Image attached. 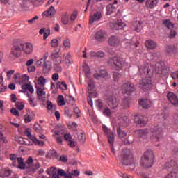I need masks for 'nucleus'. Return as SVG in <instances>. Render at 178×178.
Instances as JSON below:
<instances>
[{"label":"nucleus","instance_id":"1","mask_svg":"<svg viewBox=\"0 0 178 178\" xmlns=\"http://www.w3.org/2000/svg\"><path fill=\"white\" fill-rule=\"evenodd\" d=\"M139 73L141 76H145L146 77L142 79V83L140 84V88L143 91H149L152 89L154 85L151 78L154 75V68L152 66L145 65L139 67Z\"/></svg>","mask_w":178,"mask_h":178},{"label":"nucleus","instance_id":"2","mask_svg":"<svg viewBox=\"0 0 178 178\" xmlns=\"http://www.w3.org/2000/svg\"><path fill=\"white\" fill-rule=\"evenodd\" d=\"M154 152L152 150L146 151L141 157L140 166L145 169H148L154 165Z\"/></svg>","mask_w":178,"mask_h":178},{"label":"nucleus","instance_id":"3","mask_svg":"<svg viewBox=\"0 0 178 178\" xmlns=\"http://www.w3.org/2000/svg\"><path fill=\"white\" fill-rule=\"evenodd\" d=\"M122 163L124 166H131L134 162V159L131 155V152L129 149H122L121 154Z\"/></svg>","mask_w":178,"mask_h":178},{"label":"nucleus","instance_id":"4","mask_svg":"<svg viewBox=\"0 0 178 178\" xmlns=\"http://www.w3.org/2000/svg\"><path fill=\"white\" fill-rule=\"evenodd\" d=\"M108 66L115 69V70H120L123 69V60L120 57L113 56L107 60Z\"/></svg>","mask_w":178,"mask_h":178},{"label":"nucleus","instance_id":"5","mask_svg":"<svg viewBox=\"0 0 178 178\" xmlns=\"http://www.w3.org/2000/svg\"><path fill=\"white\" fill-rule=\"evenodd\" d=\"M163 24L170 30V33L168 35L170 38H175V37L177 35V32H176V30L175 29V24L170 22V19L163 20Z\"/></svg>","mask_w":178,"mask_h":178},{"label":"nucleus","instance_id":"6","mask_svg":"<svg viewBox=\"0 0 178 178\" xmlns=\"http://www.w3.org/2000/svg\"><path fill=\"white\" fill-rule=\"evenodd\" d=\"M134 91H136V88L134 83L127 82L122 85V93L124 95L127 94V95L131 96L133 95Z\"/></svg>","mask_w":178,"mask_h":178},{"label":"nucleus","instance_id":"7","mask_svg":"<svg viewBox=\"0 0 178 178\" xmlns=\"http://www.w3.org/2000/svg\"><path fill=\"white\" fill-rule=\"evenodd\" d=\"M150 131L152 133L153 137L156 138V141H159L162 138V136H163V130L158 126H152Z\"/></svg>","mask_w":178,"mask_h":178},{"label":"nucleus","instance_id":"8","mask_svg":"<svg viewBox=\"0 0 178 178\" xmlns=\"http://www.w3.org/2000/svg\"><path fill=\"white\" fill-rule=\"evenodd\" d=\"M155 72L156 74H166V73H169V67L158 62L155 65Z\"/></svg>","mask_w":178,"mask_h":178},{"label":"nucleus","instance_id":"9","mask_svg":"<svg viewBox=\"0 0 178 178\" xmlns=\"http://www.w3.org/2000/svg\"><path fill=\"white\" fill-rule=\"evenodd\" d=\"M167 98L172 106L175 108L178 107V98L176 94L173 92H170L167 94Z\"/></svg>","mask_w":178,"mask_h":178},{"label":"nucleus","instance_id":"10","mask_svg":"<svg viewBox=\"0 0 178 178\" xmlns=\"http://www.w3.org/2000/svg\"><path fill=\"white\" fill-rule=\"evenodd\" d=\"M102 18V13L101 11H95L93 15L89 17V24H92L95 22H99Z\"/></svg>","mask_w":178,"mask_h":178},{"label":"nucleus","instance_id":"11","mask_svg":"<svg viewBox=\"0 0 178 178\" xmlns=\"http://www.w3.org/2000/svg\"><path fill=\"white\" fill-rule=\"evenodd\" d=\"M102 129L104 132L107 136L108 141L110 145L113 144V142L115 141V136H113V134L111 132V129H108V127L105 125H103Z\"/></svg>","mask_w":178,"mask_h":178},{"label":"nucleus","instance_id":"12","mask_svg":"<svg viewBox=\"0 0 178 178\" xmlns=\"http://www.w3.org/2000/svg\"><path fill=\"white\" fill-rule=\"evenodd\" d=\"M108 105L111 109H116L119 106V100L114 96H111L107 100Z\"/></svg>","mask_w":178,"mask_h":178},{"label":"nucleus","instance_id":"13","mask_svg":"<svg viewBox=\"0 0 178 178\" xmlns=\"http://www.w3.org/2000/svg\"><path fill=\"white\" fill-rule=\"evenodd\" d=\"M20 44H14L13 47L11 48V55L15 56V58H19L22 55V48H20Z\"/></svg>","mask_w":178,"mask_h":178},{"label":"nucleus","instance_id":"14","mask_svg":"<svg viewBox=\"0 0 178 178\" xmlns=\"http://www.w3.org/2000/svg\"><path fill=\"white\" fill-rule=\"evenodd\" d=\"M19 45L22 48V51L24 52V54H26L27 55L31 54V52H33V49H34V47L31 43H26L25 47L23 43H19Z\"/></svg>","mask_w":178,"mask_h":178},{"label":"nucleus","instance_id":"15","mask_svg":"<svg viewBox=\"0 0 178 178\" xmlns=\"http://www.w3.org/2000/svg\"><path fill=\"white\" fill-rule=\"evenodd\" d=\"M17 161L19 163L17 166L18 169H20L21 170H24V169H28V170H31V172H33V170H30V167L26 166V165L27 164L24 163V159L23 157H18L17 159Z\"/></svg>","mask_w":178,"mask_h":178},{"label":"nucleus","instance_id":"16","mask_svg":"<svg viewBox=\"0 0 178 178\" xmlns=\"http://www.w3.org/2000/svg\"><path fill=\"white\" fill-rule=\"evenodd\" d=\"M51 58L56 65H60V63H62V57L59 56V52L52 53Z\"/></svg>","mask_w":178,"mask_h":178},{"label":"nucleus","instance_id":"17","mask_svg":"<svg viewBox=\"0 0 178 178\" xmlns=\"http://www.w3.org/2000/svg\"><path fill=\"white\" fill-rule=\"evenodd\" d=\"M106 35V33L105 31H98L95 33V40L97 41H104L105 40V37Z\"/></svg>","mask_w":178,"mask_h":178},{"label":"nucleus","instance_id":"18","mask_svg":"<svg viewBox=\"0 0 178 178\" xmlns=\"http://www.w3.org/2000/svg\"><path fill=\"white\" fill-rule=\"evenodd\" d=\"M21 88H22V90H20V92H23V94H26L27 91H29L31 94H33L34 92V88H33L32 86L30 85V83H24Z\"/></svg>","mask_w":178,"mask_h":178},{"label":"nucleus","instance_id":"19","mask_svg":"<svg viewBox=\"0 0 178 178\" xmlns=\"http://www.w3.org/2000/svg\"><path fill=\"white\" fill-rule=\"evenodd\" d=\"M111 47H118L120 42V39L118 36H111L108 41Z\"/></svg>","mask_w":178,"mask_h":178},{"label":"nucleus","instance_id":"20","mask_svg":"<svg viewBox=\"0 0 178 178\" xmlns=\"http://www.w3.org/2000/svg\"><path fill=\"white\" fill-rule=\"evenodd\" d=\"M55 13H56V10L55 8L51 6L47 10L44 11L42 15V16H46V17H52L55 15Z\"/></svg>","mask_w":178,"mask_h":178},{"label":"nucleus","instance_id":"21","mask_svg":"<svg viewBox=\"0 0 178 178\" xmlns=\"http://www.w3.org/2000/svg\"><path fill=\"white\" fill-rule=\"evenodd\" d=\"M134 122L136 123V124H139L142 127H144L145 124H147V120H145V118L141 115L135 116Z\"/></svg>","mask_w":178,"mask_h":178},{"label":"nucleus","instance_id":"22","mask_svg":"<svg viewBox=\"0 0 178 178\" xmlns=\"http://www.w3.org/2000/svg\"><path fill=\"white\" fill-rule=\"evenodd\" d=\"M93 76L95 79H96V80H99L101 77H102V79H105V77L108 76V72H106V70H100L99 74H94Z\"/></svg>","mask_w":178,"mask_h":178},{"label":"nucleus","instance_id":"23","mask_svg":"<svg viewBox=\"0 0 178 178\" xmlns=\"http://www.w3.org/2000/svg\"><path fill=\"white\" fill-rule=\"evenodd\" d=\"M158 5V0H146L145 6L147 9H154Z\"/></svg>","mask_w":178,"mask_h":178},{"label":"nucleus","instance_id":"24","mask_svg":"<svg viewBox=\"0 0 178 178\" xmlns=\"http://www.w3.org/2000/svg\"><path fill=\"white\" fill-rule=\"evenodd\" d=\"M135 133L138 134V137L142 138L147 137V136H148V133H149V131L148 129H138L135 131Z\"/></svg>","mask_w":178,"mask_h":178},{"label":"nucleus","instance_id":"25","mask_svg":"<svg viewBox=\"0 0 178 178\" xmlns=\"http://www.w3.org/2000/svg\"><path fill=\"white\" fill-rule=\"evenodd\" d=\"M139 105H140V106H142V108H143L144 109H148L151 108V101L148 99H140L139 101Z\"/></svg>","mask_w":178,"mask_h":178},{"label":"nucleus","instance_id":"26","mask_svg":"<svg viewBox=\"0 0 178 178\" xmlns=\"http://www.w3.org/2000/svg\"><path fill=\"white\" fill-rule=\"evenodd\" d=\"M39 34L42 35L43 34V40H45L46 38H48L49 35H51V29H45L42 28L39 31Z\"/></svg>","mask_w":178,"mask_h":178},{"label":"nucleus","instance_id":"27","mask_svg":"<svg viewBox=\"0 0 178 178\" xmlns=\"http://www.w3.org/2000/svg\"><path fill=\"white\" fill-rule=\"evenodd\" d=\"M51 66L52 63H51V61L45 60L43 65V72H44L45 74L49 73V72L51 71Z\"/></svg>","mask_w":178,"mask_h":178},{"label":"nucleus","instance_id":"28","mask_svg":"<svg viewBox=\"0 0 178 178\" xmlns=\"http://www.w3.org/2000/svg\"><path fill=\"white\" fill-rule=\"evenodd\" d=\"M90 58H104L105 56V53L104 51H97V52H95V51H91L90 54H89Z\"/></svg>","mask_w":178,"mask_h":178},{"label":"nucleus","instance_id":"29","mask_svg":"<svg viewBox=\"0 0 178 178\" xmlns=\"http://www.w3.org/2000/svg\"><path fill=\"white\" fill-rule=\"evenodd\" d=\"M145 45L146 47V48H148L149 49H154L155 48H156V43H155V42H154V40H146L145 42Z\"/></svg>","mask_w":178,"mask_h":178},{"label":"nucleus","instance_id":"30","mask_svg":"<svg viewBox=\"0 0 178 178\" xmlns=\"http://www.w3.org/2000/svg\"><path fill=\"white\" fill-rule=\"evenodd\" d=\"M61 23L63 24H64V26H66V24H68V23H69V15H67V12L62 14V15H61Z\"/></svg>","mask_w":178,"mask_h":178},{"label":"nucleus","instance_id":"31","mask_svg":"<svg viewBox=\"0 0 178 178\" xmlns=\"http://www.w3.org/2000/svg\"><path fill=\"white\" fill-rule=\"evenodd\" d=\"M106 15H112V13H113V12H115V10H116V8L115 7V6H113V4H108L106 6Z\"/></svg>","mask_w":178,"mask_h":178},{"label":"nucleus","instance_id":"32","mask_svg":"<svg viewBox=\"0 0 178 178\" xmlns=\"http://www.w3.org/2000/svg\"><path fill=\"white\" fill-rule=\"evenodd\" d=\"M83 71L85 73V76L86 77H90V74H91V72H90V67L88 66V65H87V63H83Z\"/></svg>","mask_w":178,"mask_h":178},{"label":"nucleus","instance_id":"33","mask_svg":"<svg viewBox=\"0 0 178 178\" xmlns=\"http://www.w3.org/2000/svg\"><path fill=\"white\" fill-rule=\"evenodd\" d=\"M165 52L167 54H173V52L176 51V47H175L174 44L166 45L165 47Z\"/></svg>","mask_w":178,"mask_h":178},{"label":"nucleus","instance_id":"34","mask_svg":"<svg viewBox=\"0 0 178 178\" xmlns=\"http://www.w3.org/2000/svg\"><path fill=\"white\" fill-rule=\"evenodd\" d=\"M117 133L120 138H124V137H126V136H127V134L126 133V131H123V129H122L120 127H118L117 128Z\"/></svg>","mask_w":178,"mask_h":178},{"label":"nucleus","instance_id":"35","mask_svg":"<svg viewBox=\"0 0 178 178\" xmlns=\"http://www.w3.org/2000/svg\"><path fill=\"white\" fill-rule=\"evenodd\" d=\"M57 102L58 105L60 106H63L66 105V102H65V97H63V95H59L58 98H57Z\"/></svg>","mask_w":178,"mask_h":178},{"label":"nucleus","instance_id":"36","mask_svg":"<svg viewBox=\"0 0 178 178\" xmlns=\"http://www.w3.org/2000/svg\"><path fill=\"white\" fill-rule=\"evenodd\" d=\"M52 156H55V158H59V154L55 150H51L48 152L46 155V158H52Z\"/></svg>","mask_w":178,"mask_h":178},{"label":"nucleus","instance_id":"37","mask_svg":"<svg viewBox=\"0 0 178 178\" xmlns=\"http://www.w3.org/2000/svg\"><path fill=\"white\" fill-rule=\"evenodd\" d=\"M78 141L81 143V144H84L86 143V136H84V134L83 133H78Z\"/></svg>","mask_w":178,"mask_h":178},{"label":"nucleus","instance_id":"38","mask_svg":"<svg viewBox=\"0 0 178 178\" xmlns=\"http://www.w3.org/2000/svg\"><path fill=\"white\" fill-rule=\"evenodd\" d=\"M166 165L168 166V168H172V169H176V168H177V163L173 160L168 161Z\"/></svg>","mask_w":178,"mask_h":178},{"label":"nucleus","instance_id":"39","mask_svg":"<svg viewBox=\"0 0 178 178\" xmlns=\"http://www.w3.org/2000/svg\"><path fill=\"white\" fill-rule=\"evenodd\" d=\"M31 2H33V0H22V2L20 3L22 9H26L29 3H31Z\"/></svg>","mask_w":178,"mask_h":178},{"label":"nucleus","instance_id":"40","mask_svg":"<svg viewBox=\"0 0 178 178\" xmlns=\"http://www.w3.org/2000/svg\"><path fill=\"white\" fill-rule=\"evenodd\" d=\"M122 104L123 109H127L130 106V102L128 99H124Z\"/></svg>","mask_w":178,"mask_h":178},{"label":"nucleus","instance_id":"41","mask_svg":"<svg viewBox=\"0 0 178 178\" xmlns=\"http://www.w3.org/2000/svg\"><path fill=\"white\" fill-rule=\"evenodd\" d=\"M15 106L18 111H23V109H24V103L23 102H17Z\"/></svg>","mask_w":178,"mask_h":178},{"label":"nucleus","instance_id":"42","mask_svg":"<svg viewBox=\"0 0 178 178\" xmlns=\"http://www.w3.org/2000/svg\"><path fill=\"white\" fill-rule=\"evenodd\" d=\"M38 83L42 87H44L45 86L46 79L42 76H40L38 79Z\"/></svg>","mask_w":178,"mask_h":178},{"label":"nucleus","instance_id":"43","mask_svg":"<svg viewBox=\"0 0 178 178\" xmlns=\"http://www.w3.org/2000/svg\"><path fill=\"white\" fill-rule=\"evenodd\" d=\"M141 30H143V22L139 21V22L135 27V31L136 33H140Z\"/></svg>","mask_w":178,"mask_h":178},{"label":"nucleus","instance_id":"44","mask_svg":"<svg viewBox=\"0 0 178 178\" xmlns=\"http://www.w3.org/2000/svg\"><path fill=\"white\" fill-rule=\"evenodd\" d=\"M44 63H45V58H41L36 62L37 67H44Z\"/></svg>","mask_w":178,"mask_h":178},{"label":"nucleus","instance_id":"45","mask_svg":"<svg viewBox=\"0 0 178 178\" xmlns=\"http://www.w3.org/2000/svg\"><path fill=\"white\" fill-rule=\"evenodd\" d=\"M57 175L59 177V176H60L61 177H65L66 176V172H65V170L63 169H58L57 170Z\"/></svg>","mask_w":178,"mask_h":178},{"label":"nucleus","instance_id":"46","mask_svg":"<svg viewBox=\"0 0 178 178\" xmlns=\"http://www.w3.org/2000/svg\"><path fill=\"white\" fill-rule=\"evenodd\" d=\"M60 85L64 87L65 90H67V85L66 84V83H65V81H58V83H56L57 88H60V90H62V87H60Z\"/></svg>","mask_w":178,"mask_h":178},{"label":"nucleus","instance_id":"47","mask_svg":"<svg viewBox=\"0 0 178 178\" xmlns=\"http://www.w3.org/2000/svg\"><path fill=\"white\" fill-rule=\"evenodd\" d=\"M78 15H79V13L77 12V10L74 11L70 17V19L71 20V22H74V20H76V19H77Z\"/></svg>","mask_w":178,"mask_h":178},{"label":"nucleus","instance_id":"48","mask_svg":"<svg viewBox=\"0 0 178 178\" xmlns=\"http://www.w3.org/2000/svg\"><path fill=\"white\" fill-rule=\"evenodd\" d=\"M96 106L99 108V111L104 109V103L99 99L96 101Z\"/></svg>","mask_w":178,"mask_h":178},{"label":"nucleus","instance_id":"49","mask_svg":"<svg viewBox=\"0 0 178 178\" xmlns=\"http://www.w3.org/2000/svg\"><path fill=\"white\" fill-rule=\"evenodd\" d=\"M94 87H95L94 81L91 80L88 81V91H92V90H94Z\"/></svg>","mask_w":178,"mask_h":178},{"label":"nucleus","instance_id":"50","mask_svg":"<svg viewBox=\"0 0 178 178\" xmlns=\"http://www.w3.org/2000/svg\"><path fill=\"white\" fill-rule=\"evenodd\" d=\"M29 80H30V77H29V75H26V74H24L21 77V83H27L29 81Z\"/></svg>","mask_w":178,"mask_h":178},{"label":"nucleus","instance_id":"51","mask_svg":"<svg viewBox=\"0 0 178 178\" xmlns=\"http://www.w3.org/2000/svg\"><path fill=\"white\" fill-rule=\"evenodd\" d=\"M41 127V125L38 123H35L33 125V129L36 133H42V131L40 129Z\"/></svg>","mask_w":178,"mask_h":178},{"label":"nucleus","instance_id":"52","mask_svg":"<svg viewBox=\"0 0 178 178\" xmlns=\"http://www.w3.org/2000/svg\"><path fill=\"white\" fill-rule=\"evenodd\" d=\"M121 76L122 75H120V74H119L118 72H113V79L114 81H119V79H120Z\"/></svg>","mask_w":178,"mask_h":178},{"label":"nucleus","instance_id":"53","mask_svg":"<svg viewBox=\"0 0 178 178\" xmlns=\"http://www.w3.org/2000/svg\"><path fill=\"white\" fill-rule=\"evenodd\" d=\"M103 114L108 117L112 116V112H111V109H109V108H104Z\"/></svg>","mask_w":178,"mask_h":178},{"label":"nucleus","instance_id":"54","mask_svg":"<svg viewBox=\"0 0 178 178\" xmlns=\"http://www.w3.org/2000/svg\"><path fill=\"white\" fill-rule=\"evenodd\" d=\"M31 129L30 128H26L24 132V134L28 137V138L31 139L33 136L31 135Z\"/></svg>","mask_w":178,"mask_h":178},{"label":"nucleus","instance_id":"55","mask_svg":"<svg viewBox=\"0 0 178 178\" xmlns=\"http://www.w3.org/2000/svg\"><path fill=\"white\" fill-rule=\"evenodd\" d=\"M122 123L124 127H127V126H129V118H127V117H124Z\"/></svg>","mask_w":178,"mask_h":178},{"label":"nucleus","instance_id":"56","mask_svg":"<svg viewBox=\"0 0 178 178\" xmlns=\"http://www.w3.org/2000/svg\"><path fill=\"white\" fill-rule=\"evenodd\" d=\"M53 108H54V104H52V102L47 100V111H52Z\"/></svg>","mask_w":178,"mask_h":178},{"label":"nucleus","instance_id":"57","mask_svg":"<svg viewBox=\"0 0 178 178\" xmlns=\"http://www.w3.org/2000/svg\"><path fill=\"white\" fill-rule=\"evenodd\" d=\"M63 45L65 47V48H70V40L69 39H65L63 42Z\"/></svg>","mask_w":178,"mask_h":178},{"label":"nucleus","instance_id":"58","mask_svg":"<svg viewBox=\"0 0 178 178\" xmlns=\"http://www.w3.org/2000/svg\"><path fill=\"white\" fill-rule=\"evenodd\" d=\"M73 138V136L70 134H64V140L70 142Z\"/></svg>","mask_w":178,"mask_h":178},{"label":"nucleus","instance_id":"59","mask_svg":"<svg viewBox=\"0 0 178 178\" xmlns=\"http://www.w3.org/2000/svg\"><path fill=\"white\" fill-rule=\"evenodd\" d=\"M10 175H12V170H4L3 171V178L4 177H9V176H10Z\"/></svg>","mask_w":178,"mask_h":178},{"label":"nucleus","instance_id":"60","mask_svg":"<svg viewBox=\"0 0 178 178\" xmlns=\"http://www.w3.org/2000/svg\"><path fill=\"white\" fill-rule=\"evenodd\" d=\"M38 19H40V17L36 15L31 19L28 20V23H29V24H33L35 23V22H37V20H38Z\"/></svg>","mask_w":178,"mask_h":178},{"label":"nucleus","instance_id":"61","mask_svg":"<svg viewBox=\"0 0 178 178\" xmlns=\"http://www.w3.org/2000/svg\"><path fill=\"white\" fill-rule=\"evenodd\" d=\"M10 113L14 116H19V115H20V113L18 112V111L15 108H12L10 109Z\"/></svg>","mask_w":178,"mask_h":178},{"label":"nucleus","instance_id":"62","mask_svg":"<svg viewBox=\"0 0 178 178\" xmlns=\"http://www.w3.org/2000/svg\"><path fill=\"white\" fill-rule=\"evenodd\" d=\"M51 47L55 48V47H58V45L59 44V40H58V39H53L51 40Z\"/></svg>","mask_w":178,"mask_h":178},{"label":"nucleus","instance_id":"63","mask_svg":"<svg viewBox=\"0 0 178 178\" xmlns=\"http://www.w3.org/2000/svg\"><path fill=\"white\" fill-rule=\"evenodd\" d=\"M37 94L38 97H42L44 95V89L41 88H37Z\"/></svg>","mask_w":178,"mask_h":178},{"label":"nucleus","instance_id":"64","mask_svg":"<svg viewBox=\"0 0 178 178\" xmlns=\"http://www.w3.org/2000/svg\"><path fill=\"white\" fill-rule=\"evenodd\" d=\"M76 144H77V142H74L72 139L68 142V145L70 148H74Z\"/></svg>","mask_w":178,"mask_h":178}]
</instances>
